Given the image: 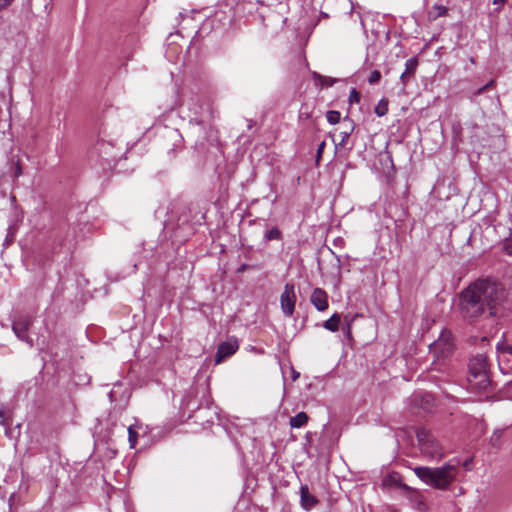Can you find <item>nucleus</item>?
Masks as SVG:
<instances>
[{
  "instance_id": "f257e3e1",
  "label": "nucleus",
  "mask_w": 512,
  "mask_h": 512,
  "mask_svg": "<svg viewBox=\"0 0 512 512\" xmlns=\"http://www.w3.org/2000/svg\"><path fill=\"white\" fill-rule=\"evenodd\" d=\"M504 296L501 285L480 280L466 288L460 295L459 306L462 316L466 319H474L484 313L486 308L490 310L500 303Z\"/></svg>"
},
{
  "instance_id": "f03ea898",
  "label": "nucleus",
  "mask_w": 512,
  "mask_h": 512,
  "mask_svg": "<svg viewBox=\"0 0 512 512\" xmlns=\"http://www.w3.org/2000/svg\"><path fill=\"white\" fill-rule=\"evenodd\" d=\"M459 472L458 463L448 462L440 467H415V475L425 484L446 490L456 480Z\"/></svg>"
},
{
  "instance_id": "7ed1b4c3",
  "label": "nucleus",
  "mask_w": 512,
  "mask_h": 512,
  "mask_svg": "<svg viewBox=\"0 0 512 512\" xmlns=\"http://www.w3.org/2000/svg\"><path fill=\"white\" fill-rule=\"evenodd\" d=\"M418 446L421 454L429 461L441 460L445 453L442 446L434 438L430 431L421 428L417 431Z\"/></svg>"
},
{
  "instance_id": "20e7f679",
  "label": "nucleus",
  "mask_w": 512,
  "mask_h": 512,
  "mask_svg": "<svg viewBox=\"0 0 512 512\" xmlns=\"http://www.w3.org/2000/svg\"><path fill=\"white\" fill-rule=\"evenodd\" d=\"M429 347L437 362L444 361L452 354L454 349L451 332L442 330L438 339L431 343Z\"/></svg>"
},
{
  "instance_id": "39448f33",
  "label": "nucleus",
  "mask_w": 512,
  "mask_h": 512,
  "mask_svg": "<svg viewBox=\"0 0 512 512\" xmlns=\"http://www.w3.org/2000/svg\"><path fill=\"white\" fill-rule=\"evenodd\" d=\"M296 294L293 284L287 283L280 297V304L282 312L285 316H292L295 309Z\"/></svg>"
},
{
  "instance_id": "423d86ee",
  "label": "nucleus",
  "mask_w": 512,
  "mask_h": 512,
  "mask_svg": "<svg viewBox=\"0 0 512 512\" xmlns=\"http://www.w3.org/2000/svg\"><path fill=\"white\" fill-rule=\"evenodd\" d=\"M467 380L473 391H487L491 386L490 372L468 374Z\"/></svg>"
},
{
  "instance_id": "0eeeda50",
  "label": "nucleus",
  "mask_w": 512,
  "mask_h": 512,
  "mask_svg": "<svg viewBox=\"0 0 512 512\" xmlns=\"http://www.w3.org/2000/svg\"><path fill=\"white\" fill-rule=\"evenodd\" d=\"M30 326V320L27 317H21L14 320L12 323V330L20 340L26 342L30 347L33 346L32 339L29 338L27 332Z\"/></svg>"
},
{
  "instance_id": "6e6552de",
  "label": "nucleus",
  "mask_w": 512,
  "mask_h": 512,
  "mask_svg": "<svg viewBox=\"0 0 512 512\" xmlns=\"http://www.w3.org/2000/svg\"><path fill=\"white\" fill-rule=\"evenodd\" d=\"M239 348L238 342L236 339H229L218 346L216 355H215V363L220 364L225 358L233 355Z\"/></svg>"
},
{
  "instance_id": "1a4fd4ad",
  "label": "nucleus",
  "mask_w": 512,
  "mask_h": 512,
  "mask_svg": "<svg viewBox=\"0 0 512 512\" xmlns=\"http://www.w3.org/2000/svg\"><path fill=\"white\" fill-rule=\"evenodd\" d=\"M485 372H490L486 356L483 354L473 356L469 361V374Z\"/></svg>"
},
{
  "instance_id": "9d476101",
  "label": "nucleus",
  "mask_w": 512,
  "mask_h": 512,
  "mask_svg": "<svg viewBox=\"0 0 512 512\" xmlns=\"http://www.w3.org/2000/svg\"><path fill=\"white\" fill-rule=\"evenodd\" d=\"M318 503H319V500L316 498L315 495H313L310 492L309 487L307 485H302L300 487V505H301V507L306 511H310Z\"/></svg>"
},
{
  "instance_id": "9b49d317",
  "label": "nucleus",
  "mask_w": 512,
  "mask_h": 512,
  "mask_svg": "<svg viewBox=\"0 0 512 512\" xmlns=\"http://www.w3.org/2000/svg\"><path fill=\"white\" fill-rule=\"evenodd\" d=\"M310 301L318 311H325L328 308V295L321 288L313 290Z\"/></svg>"
},
{
  "instance_id": "f8f14e48",
  "label": "nucleus",
  "mask_w": 512,
  "mask_h": 512,
  "mask_svg": "<svg viewBox=\"0 0 512 512\" xmlns=\"http://www.w3.org/2000/svg\"><path fill=\"white\" fill-rule=\"evenodd\" d=\"M342 125L344 129L340 132V141L335 144L336 149L339 146L344 147L347 144V141L355 128L353 120H351L349 117H345L343 119Z\"/></svg>"
},
{
  "instance_id": "ddd939ff",
  "label": "nucleus",
  "mask_w": 512,
  "mask_h": 512,
  "mask_svg": "<svg viewBox=\"0 0 512 512\" xmlns=\"http://www.w3.org/2000/svg\"><path fill=\"white\" fill-rule=\"evenodd\" d=\"M418 66V60L416 57L410 58L405 63V70L400 76V80L403 86L409 82L410 78L414 75Z\"/></svg>"
},
{
  "instance_id": "4468645a",
  "label": "nucleus",
  "mask_w": 512,
  "mask_h": 512,
  "mask_svg": "<svg viewBox=\"0 0 512 512\" xmlns=\"http://www.w3.org/2000/svg\"><path fill=\"white\" fill-rule=\"evenodd\" d=\"M497 351V359L503 360L506 356L511 357L512 362V345L506 343L505 341L499 342L496 346Z\"/></svg>"
},
{
  "instance_id": "2eb2a0df",
  "label": "nucleus",
  "mask_w": 512,
  "mask_h": 512,
  "mask_svg": "<svg viewBox=\"0 0 512 512\" xmlns=\"http://www.w3.org/2000/svg\"><path fill=\"white\" fill-rule=\"evenodd\" d=\"M308 422V416L305 412H299L290 418V426L292 428H301Z\"/></svg>"
},
{
  "instance_id": "dca6fc26",
  "label": "nucleus",
  "mask_w": 512,
  "mask_h": 512,
  "mask_svg": "<svg viewBox=\"0 0 512 512\" xmlns=\"http://www.w3.org/2000/svg\"><path fill=\"white\" fill-rule=\"evenodd\" d=\"M339 323L340 316L335 313L324 322L323 327L329 331L336 332L339 328Z\"/></svg>"
},
{
  "instance_id": "f3484780",
  "label": "nucleus",
  "mask_w": 512,
  "mask_h": 512,
  "mask_svg": "<svg viewBox=\"0 0 512 512\" xmlns=\"http://www.w3.org/2000/svg\"><path fill=\"white\" fill-rule=\"evenodd\" d=\"M313 77L317 82L320 83L321 86L329 87V86H332L336 82L335 79H333L331 77L322 76L316 72L313 73Z\"/></svg>"
},
{
  "instance_id": "a211bd4d",
  "label": "nucleus",
  "mask_w": 512,
  "mask_h": 512,
  "mask_svg": "<svg viewBox=\"0 0 512 512\" xmlns=\"http://www.w3.org/2000/svg\"><path fill=\"white\" fill-rule=\"evenodd\" d=\"M504 430L503 429H496L493 431L491 437H490V444L493 447H499L501 445V438L503 436Z\"/></svg>"
},
{
  "instance_id": "6ab92c4d",
  "label": "nucleus",
  "mask_w": 512,
  "mask_h": 512,
  "mask_svg": "<svg viewBox=\"0 0 512 512\" xmlns=\"http://www.w3.org/2000/svg\"><path fill=\"white\" fill-rule=\"evenodd\" d=\"M326 119H327L328 123H330L331 125H335V124L339 123V121L341 119V114L339 111L329 110L326 113Z\"/></svg>"
},
{
  "instance_id": "aec40b11",
  "label": "nucleus",
  "mask_w": 512,
  "mask_h": 512,
  "mask_svg": "<svg viewBox=\"0 0 512 512\" xmlns=\"http://www.w3.org/2000/svg\"><path fill=\"white\" fill-rule=\"evenodd\" d=\"M265 239L267 241L280 240L281 239V231L278 228L273 227L272 229H270L266 232Z\"/></svg>"
},
{
  "instance_id": "412c9836",
  "label": "nucleus",
  "mask_w": 512,
  "mask_h": 512,
  "mask_svg": "<svg viewBox=\"0 0 512 512\" xmlns=\"http://www.w3.org/2000/svg\"><path fill=\"white\" fill-rule=\"evenodd\" d=\"M138 432L133 426L128 427V440L131 448H135L137 444Z\"/></svg>"
},
{
  "instance_id": "4be33fe9",
  "label": "nucleus",
  "mask_w": 512,
  "mask_h": 512,
  "mask_svg": "<svg viewBox=\"0 0 512 512\" xmlns=\"http://www.w3.org/2000/svg\"><path fill=\"white\" fill-rule=\"evenodd\" d=\"M511 357L506 356L503 360L498 359L499 366L503 371L510 372L512 371V362Z\"/></svg>"
},
{
  "instance_id": "5701e85b",
  "label": "nucleus",
  "mask_w": 512,
  "mask_h": 512,
  "mask_svg": "<svg viewBox=\"0 0 512 512\" xmlns=\"http://www.w3.org/2000/svg\"><path fill=\"white\" fill-rule=\"evenodd\" d=\"M388 111L387 102L381 101L375 108V113L378 116H384Z\"/></svg>"
},
{
  "instance_id": "b1692460",
  "label": "nucleus",
  "mask_w": 512,
  "mask_h": 512,
  "mask_svg": "<svg viewBox=\"0 0 512 512\" xmlns=\"http://www.w3.org/2000/svg\"><path fill=\"white\" fill-rule=\"evenodd\" d=\"M381 79V73L380 71L378 70H374L371 72L369 78H368V82L370 84H375L377 82H379V80Z\"/></svg>"
},
{
  "instance_id": "393cba45",
  "label": "nucleus",
  "mask_w": 512,
  "mask_h": 512,
  "mask_svg": "<svg viewBox=\"0 0 512 512\" xmlns=\"http://www.w3.org/2000/svg\"><path fill=\"white\" fill-rule=\"evenodd\" d=\"M503 250L510 256H512V237L509 239H506L503 242Z\"/></svg>"
},
{
  "instance_id": "a878e982",
  "label": "nucleus",
  "mask_w": 512,
  "mask_h": 512,
  "mask_svg": "<svg viewBox=\"0 0 512 512\" xmlns=\"http://www.w3.org/2000/svg\"><path fill=\"white\" fill-rule=\"evenodd\" d=\"M433 9L437 10V16L442 17L445 16L448 12V9L442 5H434Z\"/></svg>"
},
{
  "instance_id": "bb28decb",
  "label": "nucleus",
  "mask_w": 512,
  "mask_h": 512,
  "mask_svg": "<svg viewBox=\"0 0 512 512\" xmlns=\"http://www.w3.org/2000/svg\"><path fill=\"white\" fill-rule=\"evenodd\" d=\"M325 145H326L325 141H322V142L319 144V146H318V148H317V161H319V159H320V157H321V155H322V153H323V150H324V148H325Z\"/></svg>"
},
{
  "instance_id": "cd10ccee",
  "label": "nucleus",
  "mask_w": 512,
  "mask_h": 512,
  "mask_svg": "<svg viewBox=\"0 0 512 512\" xmlns=\"http://www.w3.org/2000/svg\"><path fill=\"white\" fill-rule=\"evenodd\" d=\"M14 0H0V10L6 9L9 7Z\"/></svg>"
},
{
  "instance_id": "c85d7f7f",
  "label": "nucleus",
  "mask_w": 512,
  "mask_h": 512,
  "mask_svg": "<svg viewBox=\"0 0 512 512\" xmlns=\"http://www.w3.org/2000/svg\"><path fill=\"white\" fill-rule=\"evenodd\" d=\"M359 100V94L357 93V91L355 89H352L351 90V93H350V101H358Z\"/></svg>"
},
{
  "instance_id": "c756f323",
  "label": "nucleus",
  "mask_w": 512,
  "mask_h": 512,
  "mask_svg": "<svg viewBox=\"0 0 512 512\" xmlns=\"http://www.w3.org/2000/svg\"><path fill=\"white\" fill-rule=\"evenodd\" d=\"M507 0H493V4H501L503 5Z\"/></svg>"
},
{
  "instance_id": "7c9ffc66",
  "label": "nucleus",
  "mask_w": 512,
  "mask_h": 512,
  "mask_svg": "<svg viewBox=\"0 0 512 512\" xmlns=\"http://www.w3.org/2000/svg\"><path fill=\"white\" fill-rule=\"evenodd\" d=\"M22 173L21 168L18 166L15 175L18 177Z\"/></svg>"
},
{
  "instance_id": "2f4dec72",
  "label": "nucleus",
  "mask_w": 512,
  "mask_h": 512,
  "mask_svg": "<svg viewBox=\"0 0 512 512\" xmlns=\"http://www.w3.org/2000/svg\"><path fill=\"white\" fill-rule=\"evenodd\" d=\"M298 377H299V373H296L294 371V373H293V380L295 381Z\"/></svg>"
},
{
  "instance_id": "473e14b6",
  "label": "nucleus",
  "mask_w": 512,
  "mask_h": 512,
  "mask_svg": "<svg viewBox=\"0 0 512 512\" xmlns=\"http://www.w3.org/2000/svg\"><path fill=\"white\" fill-rule=\"evenodd\" d=\"M0 418H3V411L0 410Z\"/></svg>"
},
{
  "instance_id": "72a5a7b5",
  "label": "nucleus",
  "mask_w": 512,
  "mask_h": 512,
  "mask_svg": "<svg viewBox=\"0 0 512 512\" xmlns=\"http://www.w3.org/2000/svg\"><path fill=\"white\" fill-rule=\"evenodd\" d=\"M487 86H488V85H486V86H485L484 88H482V89H479V92H482L484 89H486V87H487Z\"/></svg>"
},
{
  "instance_id": "f704fd0d",
  "label": "nucleus",
  "mask_w": 512,
  "mask_h": 512,
  "mask_svg": "<svg viewBox=\"0 0 512 512\" xmlns=\"http://www.w3.org/2000/svg\"><path fill=\"white\" fill-rule=\"evenodd\" d=\"M425 398L428 400L430 398V395H425Z\"/></svg>"
}]
</instances>
